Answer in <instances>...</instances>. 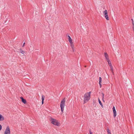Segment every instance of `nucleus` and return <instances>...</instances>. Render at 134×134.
<instances>
[{"mask_svg": "<svg viewBox=\"0 0 134 134\" xmlns=\"http://www.w3.org/2000/svg\"><path fill=\"white\" fill-rule=\"evenodd\" d=\"M90 93H86L84 94L83 96L84 104L86 103L90 99Z\"/></svg>", "mask_w": 134, "mask_h": 134, "instance_id": "1", "label": "nucleus"}, {"mask_svg": "<svg viewBox=\"0 0 134 134\" xmlns=\"http://www.w3.org/2000/svg\"><path fill=\"white\" fill-rule=\"evenodd\" d=\"M51 123L57 126H59L60 124L58 121L53 119H51Z\"/></svg>", "mask_w": 134, "mask_h": 134, "instance_id": "2", "label": "nucleus"}, {"mask_svg": "<svg viewBox=\"0 0 134 134\" xmlns=\"http://www.w3.org/2000/svg\"><path fill=\"white\" fill-rule=\"evenodd\" d=\"M65 98L63 99L61 102L60 107L61 111L62 112H63L64 110V108L65 105Z\"/></svg>", "mask_w": 134, "mask_h": 134, "instance_id": "3", "label": "nucleus"}, {"mask_svg": "<svg viewBox=\"0 0 134 134\" xmlns=\"http://www.w3.org/2000/svg\"><path fill=\"white\" fill-rule=\"evenodd\" d=\"M4 134H10V130L9 126H7L4 132Z\"/></svg>", "mask_w": 134, "mask_h": 134, "instance_id": "4", "label": "nucleus"}, {"mask_svg": "<svg viewBox=\"0 0 134 134\" xmlns=\"http://www.w3.org/2000/svg\"><path fill=\"white\" fill-rule=\"evenodd\" d=\"M70 44L72 51L74 52L75 51V48L74 47V45L73 43V42L70 43Z\"/></svg>", "mask_w": 134, "mask_h": 134, "instance_id": "5", "label": "nucleus"}, {"mask_svg": "<svg viewBox=\"0 0 134 134\" xmlns=\"http://www.w3.org/2000/svg\"><path fill=\"white\" fill-rule=\"evenodd\" d=\"M104 57H105V58L106 60H108L109 59V58L108 55L107 53H106V52L104 53Z\"/></svg>", "mask_w": 134, "mask_h": 134, "instance_id": "6", "label": "nucleus"}, {"mask_svg": "<svg viewBox=\"0 0 134 134\" xmlns=\"http://www.w3.org/2000/svg\"><path fill=\"white\" fill-rule=\"evenodd\" d=\"M20 98L21 99L22 102L24 104H25L26 103V100L24 99L23 97H20Z\"/></svg>", "mask_w": 134, "mask_h": 134, "instance_id": "7", "label": "nucleus"}, {"mask_svg": "<svg viewBox=\"0 0 134 134\" xmlns=\"http://www.w3.org/2000/svg\"><path fill=\"white\" fill-rule=\"evenodd\" d=\"M99 84L100 85V87H101V86H102V84H101L102 78L100 77L99 78Z\"/></svg>", "mask_w": 134, "mask_h": 134, "instance_id": "8", "label": "nucleus"}, {"mask_svg": "<svg viewBox=\"0 0 134 134\" xmlns=\"http://www.w3.org/2000/svg\"><path fill=\"white\" fill-rule=\"evenodd\" d=\"M4 120V118L3 116L0 114V121H3Z\"/></svg>", "mask_w": 134, "mask_h": 134, "instance_id": "9", "label": "nucleus"}, {"mask_svg": "<svg viewBox=\"0 0 134 134\" xmlns=\"http://www.w3.org/2000/svg\"><path fill=\"white\" fill-rule=\"evenodd\" d=\"M110 68V70L113 75L114 74V72L113 71V68L112 66V65H111V66H109Z\"/></svg>", "mask_w": 134, "mask_h": 134, "instance_id": "10", "label": "nucleus"}, {"mask_svg": "<svg viewBox=\"0 0 134 134\" xmlns=\"http://www.w3.org/2000/svg\"><path fill=\"white\" fill-rule=\"evenodd\" d=\"M68 40H69V41L70 42V43L73 42H72V39L70 37V36H68Z\"/></svg>", "mask_w": 134, "mask_h": 134, "instance_id": "11", "label": "nucleus"}, {"mask_svg": "<svg viewBox=\"0 0 134 134\" xmlns=\"http://www.w3.org/2000/svg\"><path fill=\"white\" fill-rule=\"evenodd\" d=\"M20 52V53H21L22 54H23L24 55V53H25V52L24 51H23L21 49H19Z\"/></svg>", "mask_w": 134, "mask_h": 134, "instance_id": "12", "label": "nucleus"}, {"mask_svg": "<svg viewBox=\"0 0 134 134\" xmlns=\"http://www.w3.org/2000/svg\"><path fill=\"white\" fill-rule=\"evenodd\" d=\"M108 63V65L109 66L112 65L111 62L109 59L107 60Z\"/></svg>", "mask_w": 134, "mask_h": 134, "instance_id": "13", "label": "nucleus"}, {"mask_svg": "<svg viewBox=\"0 0 134 134\" xmlns=\"http://www.w3.org/2000/svg\"><path fill=\"white\" fill-rule=\"evenodd\" d=\"M45 97L43 95H42V104H43V101L44 100Z\"/></svg>", "mask_w": 134, "mask_h": 134, "instance_id": "14", "label": "nucleus"}, {"mask_svg": "<svg viewBox=\"0 0 134 134\" xmlns=\"http://www.w3.org/2000/svg\"><path fill=\"white\" fill-rule=\"evenodd\" d=\"M98 102H99L100 104L101 105V107L102 108H103V106L102 104V103L100 100L99 99V98H98Z\"/></svg>", "mask_w": 134, "mask_h": 134, "instance_id": "15", "label": "nucleus"}, {"mask_svg": "<svg viewBox=\"0 0 134 134\" xmlns=\"http://www.w3.org/2000/svg\"><path fill=\"white\" fill-rule=\"evenodd\" d=\"M103 14L105 15H108V12L107 10H105L103 12Z\"/></svg>", "mask_w": 134, "mask_h": 134, "instance_id": "16", "label": "nucleus"}, {"mask_svg": "<svg viewBox=\"0 0 134 134\" xmlns=\"http://www.w3.org/2000/svg\"><path fill=\"white\" fill-rule=\"evenodd\" d=\"M113 114H114V115H113L114 117V118H115L116 116V115H117L116 112V111L113 112Z\"/></svg>", "mask_w": 134, "mask_h": 134, "instance_id": "17", "label": "nucleus"}, {"mask_svg": "<svg viewBox=\"0 0 134 134\" xmlns=\"http://www.w3.org/2000/svg\"><path fill=\"white\" fill-rule=\"evenodd\" d=\"M105 17L107 20H109V18L108 16V14L107 15H105Z\"/></svg>", "mask_w": 134, "mask_h": 134, "instance_id": "18", "label": "nucleus"}, {"mask_svg": "<svg viewBox=\"0 0 134 134\" xmlns=\"http://www.w3.org/2000/svg\"><path fill=\"white\" fill-rule=\"evenodd\" d=\"M101 96H102V99L103 100V98H104V94L103 93H102L101 94Z\"/></svg>", "mask_w": 134, "mask_h": 134, "instance_id": "19", "label": "nucleus"}, {"mask_svg": "<svg viewBox=\"0 0 134 134\" xmlns=\"http://www.w3.org/2000/svg\"><path fill=\"white\" fill-rule=\"evenodd\" d=\"M113 112L116 111V110H115V107L114 106L113 107Z\"/></svg>", "mask_w": 134, "mask_h": 134, "instance_id": "20", "label": "nucleus"}, {"mask_svg": "<svg viewBox=\"0 0 134 134\" xmlns=\"http://www.w3.org/2000/svg\"><path fill=\"white\" fill-rule=\"evenodd\" d=\"M131 20L132 21V24L133 25V27H134V23H133V19H132Z\"/></svg>", "mask_w": 134, "mask_h": 134, "instance_id": "21", "label": "nucleus"}, {"mask_svg": "<svg viewBox=\"0 0 134 134\" xmlns=\"http://www.w3.org/2000/svg\"><path fill=\"white\" fill-rule=\"evenodd\" d=\"M107 132H108V133L110 132L109 129H107Z\"/></svg>", "mask_w": 134, "mask_h": 134, "instance_id": "22", "label": "nucleus"}, {"mask_svg": "<svg viewBox=\"0 0 134 134\" xmlns=\"http://www.w3.org/2000/svg\"><path fill=\"white\" fill-rule=\"evenodd\" d=\"M2 129V126L0 124V131H1Z\"/></svg>", "mask_w": 134, "mask_h": 134, "instance_id": "23", "label": "nucleus"}, {"mask_svg": "<svg viewBox=\"0 0 134 134\" xmlns=\"http://www.w3.org/2000/svg\"><path fill=\"white\" fill-rule=\"evenodd\" d=\"M25 42H24L23 44V47L25 45Z\"/></svg>", "mask_w": 134, "mask_h": 134, "instance_id": "24", "label": "nucleus"}, {"mask_svg": "<svg viewBox=\"0 0 134 134\" xmlns=\"http://www.w3.org/2000/svg\"><path fill=\"white\" fill-rule=\"evenodd\" d=\"M108 134H111V132L108 133Z\"/></svg>", "mask_w": 134, "mask_h": 134, "instance_id": "25", "label": "nucleus"}, {"mask_svg": "<svg viewBox=\"0 0 134 134\" xmlns=\"http://www.w3.org/2000/svg\"><path fill=\"white\" fill-rule=\"evenodd\" d=\"M90 134H92V133L90 132Z\"/></svg>", "mask_w": 134, "mask_h": 134, "instance_id": "26", "label": "nucleus"}]
</instances>
